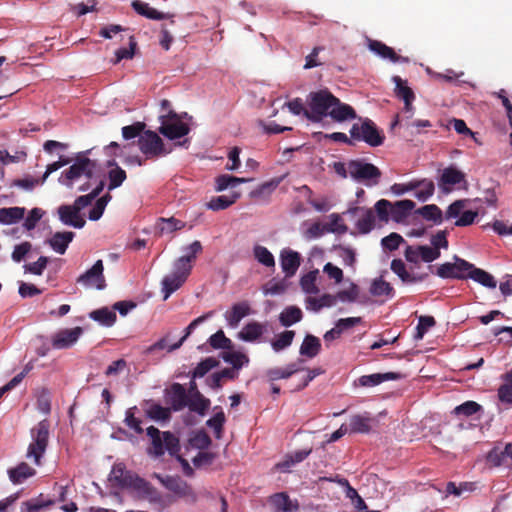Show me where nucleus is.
Returning a JSON list of instances; mask_svg holds the SVG:
<instances>
[{"instance_id":"obj_1","label":"nucleus","mask_w":512,"mask_h":512,"mask_svg":"<svg viewBox=\"0 0 512 512\" xmlns=\"http://www.w3.org/2000/svg\"><path fill=\"white\" fill-rule=\"evenodd\" d=\"M306 102L309 113H305V118L313 123H320L326 117H330L338 123L357 118L355 109L351 105L341 102L328 89L310 92Z\"/></svg>"},{"instance_id":"obj_2","label":"nucleus","mask_w":512,"mask_h":512,"mask_svg":"<svg viewBox=\"0 0 512 512\" xmlns=\"http://www.w3.org/2000/svg\"><path fill=\"white\" fill-rule=\"evenodd\" d=\"M146 434L150 438L151 446L147 448V454L152 458L158 459L162 457L165 452L172 457H176L182 464L186 475H192L193 470L187 460L179 455L181 450L179 438L171 431H160L154 426L146 429Z\"/></svg>"},{"instance_id":"obj_3","label":"nucleus","mask_w":512,"mask_h":512,"mask_svg":"<svg viewBox=\"0 0 512 512\" xmlns=\"http://www.w3.org/2000/svg\"><path fill=\"white\" fill-rule=\"evenodd\" d=\"M356 119L358 122L354 123L349 130L354 143L362 141L370 147H379L384 143L385 135L373 120L358 116Z\"/></svg>"},{"instance_id":"obj_4","label":"nucleus","mask_w":512,"mask_h":512,"mask_svg":"<svg viewBox=\"0 0 512 512\" xmlns=\"http://www.w3.org/2000/svg\"><path fill=\"white\" fill-rule=\"evenodd\" d=\"M50 423L47 419L40 421L30 430L32 442L27 449V458H33L36 465L41 464V458L46 452L49 443Z\"/></svg>"},{"instance_id":"obj_5","label":"nucleus","mask_w":512,"mask_h":512,"mask_svg":"<svg viewBox=\"0 0 512 512\" xmlns=\"http://www.w3.org/2000/svg\"><path fill=\"white\" fill-rule=\"evenodd\" d=\"M349 176L356 182L363 183L367 187L379 184L382 172L372 163L363 159L350 160L348 162Z\"/></svg>"},{"instance_id":"obj_6","label":"nucleus","mask_w":512,"mask_h":512,"mask_svg":"<svg viewBox=\"0 0 512 512\" xmlns=\"http://www.w3.org/2000/svg\"><path fill=\"white\" fill-rule=\"evenodd\" d=\"M89 153L90 150H87L79 154L75 163L62 173L59 178L61 184L72 188V181L82 175L86 176L88 179H92L97 163L87 157Z\"/></svg>"},{"instance_id":"obj_7","label":"nucleus","mask_w":512,"mask_h":512,"mask_svg":"<svg viewBox=\"0 0 512 512\" xmlns=\"http://www.w3.org/2000/svg\"><path fill=\"white\" fill-rule=\"evenodd\" d=\"M159 120L161 123L159 132L170 140L184 137L190 131L189 126L181 121V116L174 110H169L168 114H160Z\"/></svg>"},{"instance_id":"obj_8","label":"nucleus","mask_w":512,"mask_h":512,"mask_svg":"<svg viewBox=\"0 0 512 512\" xmlns=\"http://www.w3.org/2000/svg\"><path fill=\"white\" fill-rule=\"evenodd\" d=\"M131 491L135 492L138 498L146 499L149 503L164 509L171 504L170 497L163 496L150 482L140 477Z\"/></svg>"},{"instance_id":"obj_9","label":"nucleus","mask_w":512,"mask_h":512,"mask_svg":"<svg viewBox=\"0 0 512 512\" xmlns=\"http://www.w3.org/2000/svg\"><path fill=\"white\" fill-rule=\"evenodd\" d=\"M140 151L146 156V159H155L169 153L165 149L163 140L154 131L147 130L138 139Z\"/></svg>"},{"instance_id":"obj_10","label":"nucleus","mask_w":512,"mask_h":512,"mask_svg":"<svg viewBox=\"0 0 512 512\" xmlns=\"http://www.w3.org/2000/svg\"><path fill=\"white\" fill-rule=\"evenodd\" d=\"M190 273L183 265L180 267L173 263L172 272L163 277L161 281V292L163 300H167L174 292L180 289L187 281Z\"/></svg>"},{"instance_id":"obj_11","label":"nucleus","mask_w":512,"mask_h":512,"mask_svg":"<svg viewBox=\"0 0 512 512\" xmlns=\"http://www.w3.org/2000/svg\"><path fill=\"white\" fill-rule=\"evenodd\" d=\"M473 268V264L468 261L454 256V263L445 262L438 266L436 275L442 279H466L469 271Z\"/></svg>"},{"instance_id":"obj_12","label":"nucleus","mask_w":512,"mask_h":512,"mask_svg":"<svg viewBox=\"0 0 512 512\" xmlns=\"http://www.w3.org/2000/svg\"><path fill=\"white\" fill-rule=\"evenodd\" d=\"M103 271L104 266L102 260H97L90 269L77 278V283L86 288L103 290L106 287Z\"/></svg>"},{"instance_id":"obj_13","label":"nucleus","mask_w":512,"mask_h":512,"mask_svg":"<svg viewBox=\"0 0 512 512\" xmlns=\"http://www.w3.org/2000/svg\"><path fill=\"white\" fill-rule=\"evenodd\" d=\"M344 214L358 216L355 226L360 234H368L376 227V216L371 208L355 206L349 208Z\"/></svg>"},{"instance_id":"obj_14","label":"nucleus","mask_w":512,"mask_h":512,"mask_svg":"<svg viewBox=\"0 0 512 512\" xmlns=\"http://www.w3.org/2000/svg\"><path fill=\"white\" fill-rule=\"evenodd\" d=\"M164 399L171 411L175 412L183 410L189 403V395L180 383H173L169 388L165 389Z\"/></svg>"},{"instance_id":"obj_15","label":"nucleus","mask_w":512,"mask_h":512,"mask_svg":"<svg viewBox=\"0 0 512 512\" xmlns=\"http://www.w3.org/2000/svg\"><path fill=\"white\" fill-rule=\"evenodd\" d=\"M140 476L135 472L127 470L123 463H115L111 469L109 474V481L115 483L118 487L122 489L132 490L136 479H139Z\"/></svg>"},{"instance_id":"obj_16","label":"nucleus","mask_w":512,"mask_h":512,"mask_svg":"<svg viewBox=\"0 0 512 512\" xmlns=\"http://www.w3.org/2000/svg\"><path fill=\"white\" fill-rule=\"evenodd\" d=\"M391 270L395 273L403 284H416L423 282L427 277V273H411L407 270L405 263L401 259H393L390 265Z\"/></svg>"},{"instance_id":"obj_17","label":"nucleus","mask_w":512,"mask_h":512,"mask_svg":"<svg viewBox=\"0 0 512 512\" xmlns=\"http://www.w3.org/2000/svg\"><path fill=\"white\" fill-rule=\"evenodd\" d=\"M83 330L81 327L63 329L57 332L52 338V346L55 349H65L77 342Z\"/></svg>"},{"instance_id":"obj_18","label":"nucleus","mask_w":512,"mask_h":512,"mask_svg":"<svg viewBox=\"0 0 512 512\" xmlns=\"http://www.w3.org/2000/svg\"><path fill=\"white\" fill-rule=\"evenodd\" d=\"M301 264V255L291 249H283L280 253V265L285 277L294 276Z\"/></svg>"},{"instance_id":"obj_19","label":"nucleus","mask_w":512,"mask_h":512,"mask_svg":"<svg viewBox=\"0 0 512 512\" xmlns=\"http://www.w3.org/2000/svg\"><path fill=\"white\" fill-rule=\"evenodd\" d=\"M59 220L67 226L81 229L85 226L86 221L77 211V207L73 205H61L58 208Z\"/></svg>"},{"instance_id":"obj_20","label":"nucleus","mask_w":512,"mask_h":512,"mask_svg":"<svg viewBox=\"0 0 512 512\" xmlns=\"http://www.w3.org/2000/svg\"><path fill=\"white\" fill-rule=\"evenodd\" d=\"M367 46L370 51L375 53L377 56L381 57L382 59H388L393 63L396 62H409V59L407 57L399 56L396 54V52L393 50V48L387 46L381 41L368 39Z\"/></svg>"},{"instance_id":"obj_21","label":"nucleus","mask_w":512,"mask_h":512,"mask_svg":"<svg viewBox=\"0 0 512 512\" xmlns=\"http://www.w3.org/2000/svg\"><path fill=\"white\" fill-rule=\"evenodd\" d=\"M377 421L370 413L356 414L351 416L349 421L350 433L368 434L372 431Z\"/></svg>"},{"instance_id":"obj_22","label":"nucleus","mask_w":512,"mask_h":512,"mask_svg":"<svg viewBox=\"0 0 512 512\" xmlns=\"http://www.w3.org/2000/svg\"><path fill=\"white\" fill-rule=\"evenodd\" d=\"M461 182H465V174L457 168L450 166L443 170L438 185L443 191H449L448 186H454Z\"/></svg>"},{"instance_id":"obj_23","label":"nucleus","mask_w":512,"mask_h":512,"mask_svg":"<svg viewBox=\"0 0 512 512\" xmlns=\"http://www.w3.org/2000/svg\"><path fill=\"white\" fill-rule=\"evenodd\" d=\"M401 378L402 375L397 372L374 373L359 377L357 380V384L362 387H373L385 381L399 380Z\"/></svg>"},{"instance_id":"obj_24","label":"nucleus","mask_w":512,"mask_h":512,"mask_svg":"<svg viewBox=\"0 0 512 512\" xmlns=\"http://www.w3.org/2000/svg\"><path fill=\"white\" fill-rule=\"evenodd\" d=\"M74 237L75 233L72 231L56 232L47 240V243L55 252L63 255Z\"/></svg>"},{"instance_id":"obj_25","label":"nucleus","mask_w":512,"mask_h":512,"mask_svg":"<svg viewBox=\"0 0 512 512\" xmlns=\"http://www.w3.org/2000/svg\"><path fill=\"white\" fill-rule=\"evenodd\" d=\"M412 200L404 199L391 203V219L396 223L403 222L415 208Z\"/></svg>"},{"instance_id":"obj_26","label":"nucleus","mask_w":512,"mask_h":512,"mask_svg":"<svg viewBox=\"0 0 512 512\" xmlns=\"http://www.w3.org/2000/svg\"><path fill=\"white\" fill-rule=\"evenodd\" d=\"M203 247L200 241L196 240L192 242L187 247L183 248L186 251V254L177 258L173 263L177 266L183 265L184 268L188 269V272L191 274L192 271V262L195 261L197 254L202 251Z\"/></svg>"},{"instance_id":"obj_27","label":"nucleus","mask_w":512,"mask_h":512,"mask_svg":"<svg viewBox=\"0 0 512 512\" xmlns=\"http://www.w3.org/2000/svg\"><path fill=\"white\" fill-rule=\"evenodd\" d=\"M266 331V324L256 321L247 323L238 333V338L245 342H254L258 340Z\"/></svg>"},{"instance_id":"obj_28","label":"nucleus","mask_w":512,"mask_h":512,"mask_svg":"<svg viewBox=\"0 0 512 512\" xmlns=\"http://www.w3.org/2000/svg\"><path fill=\"white\" fill-rule=\"evenodd\" d=\"M269 502L277 512H293L299 508L297 501L293 502L284 492L271 495Z\"/></svg>"},{"instance_id":"obj_29","label":"nucleus","mask_w":512,"mask_h":512,"mask_svg":"<svg viewBox=\"0 0 512 512\" xmlns=\"http://www.w3.org/2000/svg\"><path fill=\"white\" fill-rule=\"evenodd\" d=\"M311 452V448L294 451L290 454H287L283 461L279 462L276 467L281 472H288L292 466L304 461L311 454Z\"/></svg>"},{"instance_id":"obj_30","label":"nucleus","mask_w":512,"mask_h":512,"mask_svg":"<svg viewBox=\"0 0 512 512\" xmlns=\"http://www.w3.org/2000/svg\"><path fill=\"white\" fill-rule=\"evenodd\" d=\"M321 351L320 339L314 335L307 334L300 346L299 353L307 358L316 357Z\"/></svg>"},{"instance_id":"obj_31","label":"nucleus","mask_w":512,"mask_h":512,"mask_svg":"<svg viewBox=\"0 0 512 512\" xmlns=\"http://www.w3.org/2000/svg\"><path fill=\"white\" fill-rule=\"evenodd\" d=\"M132 7L138 14L151 20H163L171 17V15L160 12L155 8L150 7L148 3L142 2L140 0L133 1Z\"/></svg>"},{"instance_id":"obj_32","label":"nucleus","mask_w":512,"mask_h":512,"mask_svg":"<svg viewBox=\"0 0 512 512\" xmlns=\"http://www.w3.org/2000/svg\"><path fill=\"white\" fill-rule=\"evenodd\" d=\"M89 317L105 327L113 326L117 319L115 311L109 309L108 307H102L93 310L92 312L89 313Z\"/></svg>"},{"instance_id":"obj_33","label":"nucleus","mask_w":512,"mask_h":512,"mask_svg":"<svg viewBox=\"0 0 512 512\" xmlns=\"http://www.w3.org/2000/svg\"><path fill=\"white\" fill-rule=\"evenodd\" d=\"M185 225V222L174 217H161L157 221L156 231L159 236H162L163 234L173 233L175 231L181 230L185 227Z\"/></svg>"},{"instance_id":"obj_34","label":"nucleus","mask_w":512,"mask_h":512,"mask_svg":"<svg viewBox=\"0 0 512 512\" xmlns=\"http://www.w3.org/2000/svg\"><path fill=\"white\" fill-rule=\"evenodd\" d=\"M26 209L24 207L0 208V223L12 225L24 218Z\"/></svg>"},{"instance_id":"obj_35","label":"nucleus","mask_w":512,"mask_h":512,"mask_svg":"<svg viewBox=\"0 0 512 512\" xmlns=\"http://www.w3.org/2000/svg\"><path fill=\"white\" fill-rule=\"evenodd\" d=\"M467 278H470L482 286L490 289H495L497 286V281L493 275L483 269L476 268L474 265L473 268L469 271Z\"/></svg>"},{"instance_id":"obj_36","label":"nucleus","mask_w":512,"mask_h":512,"mask_svg":"<svg viewBox=\"0 0 512 512\" xmlns=\"http://www.w3.org/2000/svg\"><path fill=\"white\" fill-rule=\"evenodd\" d=\"M336 304V296L331 294H323L320 297L306 298V308L308 310L319 312L322 308L332 307Z\"/></svg>"},{"instance_id":"obj_37","label":"nucleus","mask_w":512,"mask_h":512,"mask_svg":"<svg viewBox=\"0 0 512 512\" xmlns=\"http://www.w3.org/2000/svg\"><path fill=\"white\" fill-rule=\"evenodd\" d=\"M240 196V192H232L230 196L221 195L212 197L207 203V208L213 211L224 210L234 204Z\"/></svg>"},{"instance_id":"obj_38","label":"nucleus","mask_w":512,"mask_h":512,"mask_svg":"<svg viewBox=\"0 0 512 512\" xmlns=\"http://www.w3.org/2000/svg\"><path fill=\"white\" fill-rule=\"evenodd\" d=\"M163 486L180 497L190 495L191 493L187 483L179 477L165 476Z\"/></svg>"},{"instance_id":"obj_39","label":"nucleus","mask_w":512,"mask_h":512,"mask_svg":"<svg viewBox=\"0 0 512 512\" xmlns=\"http://www.w3.org/2000/svg\"><path fill=\"white\" fill-rule=\"evenodd\" d=\"M369 293L375 297L386 296L388 298H393L395 295L394 288L382 277L376 278L372 281Z\"/></svg>"},{"instance_id":"obj_40","label":"nucleus","mask_w":512,"mask_h":512,"mask_svg":"<svg viewBox=\"0 0 512 512\" xmlns=\"http://www.w3.org/2000/svg\"><path fill=\"white\" fill-rule=\"evenodd\" d=\"M250 314V307L247 303L234 304L229 313H226V319L231 327H237L242 318Z\"/></svg>"},{"instance_id":"obj_41","label":"nucleus","mask_w":512,"mask_h":512,"mask_svg":"<svg viewBox=\"0 0 512 512\" xmlns=\"http://www.w3.org/2000/svg\"><path fill=\"white\" fill-rule=\"evenodd\" d=\"M35 469L31 468L27 463L22 462L17 467L8 471L9 478L14 484H20L25 479L34 476Z\"/></svg>"},{"instance_id":"obj_42","label":"nucleus","mask_w":512,"mask_h":512,"mask_svg":"<svg viewBox=\"0 0 512 512\" xmlns=\"http://www.w3.org/2000/svg\"><path fill=\"white\" fill-rule=\"evenodd\" d=\"M302 318V310L297 306H288L279 315V321L284 327H290L293 324L300 322Z\"/></svg>"},{"instance_id":"obj_43","label":"nucleus","mask_w":512,"mask_h":512,"mask_svg":"<svg viewBox=\"0 0 512 512\" xmlns=\"http://www.w3.org/2000/svg\"><path fill=\"white\" fill-rule=\"evenodd\" d=\"M504 381L498 388V398L502 403L512 406V369L501 376Z\"/></svg>"},{"instance_id":"obj_44","label":"nucleus","mask_w":512,"mask_h":512,"mask_svg":"<svg viewBox=\"0 0 512 512\" xmlns=\"http://www.w3.org/2000/svg\"><path fill=\"white\" fill-rule=\"evenodd\" d=\"M150 404L149 408L146 410V416L154 421H163L167 422L171 418V409L169 407H163L158 403H153L152 401H147Z\"/></svg>"},{"instance_id":"obj_45","label":"nucleus","mask_w":512,"mask_h":512,"mask_svg":"<svg viewBox=\"0 0 512 512\" xmlns=\"http://www.w3.org/2000/svg\"><path fill=\"white\" fill-rule=\"evenodd\" d=\"M251 178H240L229 174H222L215 179V190L221 192L226 190L228 187H235L238 184L250 182Z\"/></svg>"},{"instance_id":"obj_46","label":"nucleus","mask_w":512,"mask_h":512,"mask_svg":"<svg viewBox=\"0 0 512 512\" xmlns=\"http://www.w3.org/2000/svg\"><path fill=\"white\" fill-rule=\"evenodd\" d=\"M213 311H209L205 314H203L202 316L194 319L186 328H185V333L183 335V337L176 343L172 344L169 346L168 348V352H172L174 350H177L179 349L182 344L184 343V341L191 335V333L194 331V329L196 327H198L200 324H202L203 322H205L207 319H209L210 317H212L213 315Z\"/></svg>"},{"instance_id":"obj_47","label":"nucleus","mask_w":512,"mask_h":512,"mask_svg":"<svg viewBox=\"0 0 512 512\" xmlns=\"http://www.w3.org/2000/svg\"><path fill=\"white\" fill-rule=\"evenodd\" d=\"M417 189L415 197L422 202L430 199L435 191L434 182L430 179L416 180Z\"/></svg>"},{"instance_id":"obj_48","label":"nucleus","mask_w":512,"mask_h":512,"mask_svg":"<svg viewBox=\"0 0 512 512\" xmlns=\"http://www.w3.org/2000/svg\"><path fill=\"white\" fill-rule=\"evenodd\" d=\"M425 220L433 221L435 224H441L443 221V214L441 209L435 204H428L416 211Z\"/></svg>"},{"instance_id":"obj_49","label":"nucleus","mask_w":512,"mask_h":512,"mask_svg":"<svg viewBox=\"0 0 512 512\" xmlns=\"http://www.w3.org/2000/svg\"><path fill=\"white\" fill-rule=\"evenodd\" d=\"M481 411H483V407L480 404L469 400L456 406L452 413L457 417H470Z\"/></svg>"},{"instance_id":"obj_50","label":"nucleus","mask_w":512,"mask_h":512,"mask_svg":"<svg viewBox=\"0 0 512 512\" xmlns=\"http://www.w3.org/2000/svg\"><path fill=\"white\" fill-rule=\"evenodd\" d=\"M210 406V400L205 398L200 392L196 393V396L189 397V403L187 407L199 415H204L206 410Z\"/></svg>"},{"instance_id":"obj_51","label":"nucleus","mask_w":512,"mask_h":512,"mask_svg":"<svg viewBox=\"0 0 512 512\" xmlns=\"http://www.w3.org/2000/svg\"><path fill=\"white\" fill-rule=\"evenodd\" d=\"M376 220L380 223H388L391 219V202L386 199L377 201L374 205Z\"/></svg>"},{"instance_id":"obj_52","label":"nucleus","mask_w":512,"mask_h":512,"mask_svg":"<svg viewBox=\"0 0 512 512\" xmlns=\"http://www.w3.org/2000/svg\"><path fill=\"white\" fill-rule=\"evenodd\" d=\"M219 361L213 357H207L197 364L191 373L192 379L204 377L211 369L217 367Z\"/></svg>"},{"instance_id":"obj_53","label":"nucleus","mask_w":512,"mask_h":512,"mask_svg":"<svg viewBox=\"0 0 512 512\" xmlns=\"http://www.w3.org/2000/svg\"><path fill=\"white\" fill-rule=\"evenodd\" d=\"M318 270H313L303 275L300 279V286L306 294H317L319 288L316 285Z\"/></svg>"},{"instance_id":"obj_54","label":"nucleus","mask_w":512,"mask_h":512,"mask_svg":"<svg viewBox=\"0 0 512 512\" xmlns=\"http://www.w3.org/2000/svg\"><path fill=\"white\" fill-rule=\"evenodd\" d=\"M253 255L260 264L266 267L275 266L274 256L266 247L255 245L253 248Z\"/></svg>"},{"instance_id":"obj_55","label":"nucleus","mask_w":512,"mask_h":512,"mask_svg":"<svg viewBox=\"0 0 512 512\" xmlns=\"http://www.w3.org/2000/svg\"><path fill=\"white\" fill-rule=\"evenodd\" d=\"M294 337L295 332L293 330H286L282 332L271 342L272 349L275 352H280L288 348L292 344Z\"/></svg>"},{"instance_id":"obj_56","label":"nucleus","mask_w":512,"mask_h":512,"mask_svg":"<svg viewBox=\"0 0 512 512\" xmlns=\"http://www.w3.org/2000/svg\"><path fill=\"white\" fill-rule=\"evenodd\" d=\"M329 223L325 224L327 233H335V234H345L348 231L347 225L343 223L341 216L337 213H332L329 215Z\"/></svg>"},{"instance_id":"obj_57","label":"nucleus","mask_w":512,"mask_h":512,"mask_svg":"<svg viewBox=\"0 0 512 512\" xmlns=\"http://www.w3.org/2000/svg\"><path fill=\"white\" fill-rule=\"evenodd\" d=\"M221 357L226 363L231 364L232 368L236 371L249 362V358L240 352H223Z\"/></svg>"},{"instance_id":"obj_58","label":"nucleus","mask_w":512,"mask_h":512,"mask_svg":"<svg viewBox=\"0 0 512 512\" xmlns=\"http://www.w3.org/2000/svg\"><path fill=\"white\" fill-rule=\"evenodd\" d=\"M392 81L395 84V94L401 98L404 102L408 103V100H414L415 95L412 89L404 84V81L400 76H393Z\"/></svg>"},{"instance_id":"obj_59","label":"nucleus","mask_w":512,"mask_h":512,"mask_svg":"<svg viewBox=\"0 0 512 512\" xmlns=\"http://www.w3.org/2000/svg\"><path fill=\"white\" fill-rule=\"evenodd\" d=\"M138 408L136 406L130 407L125 412L124 423L127 427L134 430L137 434L143 433V428L141 426L142 421L135 416Z\"/></svg>"},{"instance_id":"obj_60","label":"nucleus","mask_w":512,"mask_h":512,"mask_svg":"<svg viewBox=\"0 0 512 512\" xmlns=\"http://www.w3.org/2000/svg\"><path fill=\"white\" fill-rule=\"evenodd\" d=\"M208 343L214 349H231L232 341L227 338L222 330H218L216 333L211 335L208 339Z\"/></svg>"},{"instance_id":"obj_61","label":"nucleus","mask_w":512,"mask_h":512,"mask_svg":"<svg viewBox=\"0 0 512 512\" xmlns=\"http://www.w3.org/2000/svg\"><path fill=\"white\" fill-rule=\"evenodd\" d=\"M49 263V258L40 256L37 261L23 265L25 273L41 276Z\"/></svg>"},{"instance_id":"obj_62","label":"nucleus","mask_w":512,"mask_h":512,"mask_svg":"<svg viewBox=\"0 0 512 512\" xmlns=\"http://www.w3.org/2000/svg\"><path fill=\"white\" fill-rule=\"evenodd\" d=\"M127 175L121 167L112 168L108 171V189L113 190L122 185Z\"/></svg>"},{"instance_id":"obj_63","label":"nucleus","mask_w":512,"mask_h":512,"mask_svg":"<svg viewBox=\"0 0 512 512\" xmlns=\"http://www.w3.org/2000/svg\"><path fill=\"white\" fill-rule=\"evenodd\" d=\"M282 178H273L267 182L259 185L255 190L251 192V197H261L264 194L272 193L281 183Z\"/></svg>"},{"instance_id":"obj_64","label":"nucleus","mask_w":512,"mask_h":512,"mask_svg":"<svg viewBox=\"0 0 512 512\" xmlns=\"http://www.w3.org/2000/svg\"><path fill=\"white\" fill-rule=\"evenodd\" d=\"M402 243H405L404 238L396 232H392L381 240L382 247L389 251L397 250Z\"/></svg>"}]
</instances>
